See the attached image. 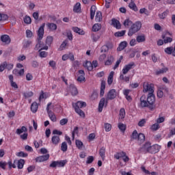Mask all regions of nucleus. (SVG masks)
Returning <instances> with one entry per match:
<instances>
[{"label":"nucleus","mask_w":175,"mask_h":175,"mask_svg":"<svg viewBox=\"0 0 175 175\" xmlns=\"http://www.w3.org/2000/svg\"><path fill=\"white\" fill-rule=\"evenodd\" d=\"M143 92H149L147 97L143 94L139 98V103L137 106L139 109L148 108L149 110L155 109V95L154 94V85L148 82H144L143 84Z\"/></svg>","instance_id":"obj_1"},{"label":"nucleus","mask_w":175,"mask_h":175,"mask_svg":"<svg viewBox=\"0 0 175 175\" xmlns=\"http://www.w3.org/2000/svg\"><path fill=\"white\" fill-rule=\"evenodd\" d=\"M44 27H46V23H42L37 31L38 43L36 45L35 50H39V51L49 49V46L44 45V43L42 42V39H43V36H44Z\"/></svg>","instance_id":"obj_2"},{"label":"nucleus","mask_w":175,"mask_h":175,"mask_svg":"<svg viewBox=\"0 0 175 175\" xmlns=\"http://www.w3.org/2000/svg\"><path fill=\"white\" fill-rule=\"evenodd\" d=\"M135 66V62H132L123 67L122 70V73H120V80H122V81H124L125 83H129L131 77L129 76H125V75H126L128 72L131 70V69H133Z\"/></svg>","instance_id":"obj_3"},{"label":"nucleus","mask_w":175,"mask_h":175,"mask_svg":"<svg viewBox=\"0 0 175 175\" xmlns=\"http://www.w3.org/2000/svg\"><path fill=\"white\" fill-rule=\"evenodd\" d=\"M72 107L75 109V111L77 114L79 115L82 118H85V113L81 110L83 107H87V103L85 102L77 101L75 103H72Z\"/></svg>","instance_id":"obj_4"},{"label":"nucleus","mask_w":175,"mask_h":175,"mask_svg":"<svg viewBox=\"0 0 175 175\" xmlns=\"http://www.w3.org/2000/svg\"><path fill=\"white\" fill-rule=\"evenodd\" d=\"M140 29H142V22L136 21L130 27L128 31V36H133V35L139 32Z\"/></svg>","instance_id":"obj_5"},{"label":"nucleus","mask_w":175,"mask_h":175,"mask_svg":"<svg viewBox=\"0 0 175 175\" xmlns=\"http://www.w3.org/2000/svg\"><path fill=\"white\" fill-rule=\"evenodd\" d=\"M161 150V146L158 144H154L153 146H150V148L148 150L149 154H158Z\"/></svg>","instance_id":"obj_6"},{"label":"nucleus","mask_w":175,"mask_h":175,"mask_svg":"<svg viewBox=\"0 0 175 175\" xmlns=\"http://www.w3.org/2000/svg\"><path fill=\"white\" fill-rule=\"evenodd\" d=\"M117 97V92L116 89L110 90L107 94V99H110V100H113V99H116Z\"/></svg>","instance_id":"obj_7"},{"label":"nucleus","mask_w":175,"mask_h":175,"mask_svg":"<svg viewBox=\"0 0 175 175\" xmlns=\"http://www.w3.org/2000/svg\"><path fill=\"white\" fill-rule=\"evenodd\" d=\"M50 159V154H46L45 155L39 156L36 158V162H45V161H49Z\"/></svg>","instance_id":"obj_8"},{"label":"nucleus","mask_w":175,"mask_h":175,"mask_svg":"<svg viewBox=\"0 0 175 175\" xmlns=\"http://www.w3.org/2000/svg\"><path fill=\"white\" fill-rule=\"evenodd\" d=\"M78 77H77V81H79V83H81L82 81H85V72L83 70H79L78 71Z\"/></svg>","instance_id":"obj_9"},{"label":"nucleus","mask_w":175,"mask_h":175,"mask_svg":"<svg viewBox=\"0 0 175 175\" xmlns=\"http://www.w3.org/2000/svg\"><path fill=\"white\" fill-rule=\"evenodd\" d=\"M150 148H151V143L146 142L141 148V151H143V152H144L145 154H147V152L150 151Z\"/></svg>","instance_id":"obj_10"},{"label":"nucleus","mask_w":175,"mask_h":175,"mask_svg":"<svg viewBox=\"0 0 175 175\" xmlns=\"http://www.w3.org/2000/svg\"><path fill=\"white\" fill-rule=\"evenodd\" d=\"M131 90L129 89H125L123 90V95H124L126 100L128 102H132V96H129L130 92H131Z\"/></svg>","instance_id":"obj_11"},{"label":"nucleus","mask_w":175,"mask_h":175,"mask_svg":"<svg viewBox=\"0 0 175 175\" xmlns=\"http://www.w3.org/2000/svg\"><path fill=\"white\" fill-rule=\"evenodd\" d=\"M128 46V42L126 41H122L119 44L117 48V51H122L126 47Z\"/></svg>","instance_id":"obj_12"},{"label":"nucleus","mask_w":175,"mask_h":175,"mask_svg":"<svg viewBox=\"0 0 175 175\" xmlns=\"http://www.w3.org/2000/svg\"><path fill=\"white\" fill-rule=\"evenodd\" d=\"M99 155L101 157L103 161H105V158H106V147L103 146L99 150Z\"/></svg>","instance_id":"obj_13"},{"label":"nucleus","mask_w":175,"mask_h":175,"mask_svg":"<svg viewBox=\"0 0 175 175\" xmlns=\"http://www.w3.org/2000/svg\"><path fill=\"white\" fill-rule=\"evenodd\" d=\"M8 79L10 81L11 87L17 90V88H18V85L16 82H14V77H13V75H9Z\"/></svg>","instance_id":"obj_14"},{"label":"nucleus","mask_w":175,"mask_h":175,"mask_svg":"<svg viewBox=\"0 0 175 175\" xmlns=\"http://www.w3.org/2000/svg\"><path fill=\"white\" fill-rule=\"evenodd\" d=\"M1 40L5 44H9L11 42L10 37L6 34L1 36Z\"/></svg>","instance_id":"obj_15"},{"label":"nucleus","mask_w":175,"mask_h":175,"mask_svg":"<svg viewBox=\"0 0 175 175\" xmlns=\"http://www.w3.org/2000/svg\"><path fill=\"white\" fill-rule=\"evenodd\" d=\"M103 107H105V98H102L98 103V112L102 113L103 111Z\"/></svg>","instance_id":"obj_16"},{"label":"nucleus","mask_w":175,"mask_h":175,"mask_svg":"<svg viewBox=\"0 0 175 175\" xmlns=\"http://www.w3.org/2000/svg\"><path fill=\"white\" fill-rule=\"evenodd\" d=\"M112 25L116 28V29H121V23H120V21L116 18L112 19Z\"/></svg>","instance_id":"obj_17"},{"label":"nucleus","mask_w":175,"mask_h":175,"mask_svg":"<svg viewBox=\"0 0 175 175\" xmlns=\"http://www.w3.org/2000/svg\"><path fill=\"white\" fill-rule=\"evenodd\" d=\"M31 111L33 113H36L38 111V109H39V105L36 102L32 103L31 105Z\"/></svg>","instance_id":"obj_18"},{"label":"nucleus","mask_w":175,"mask_h":175,"mask_svg":"<svg viewBox=\"0 0 175 175\" xmlns=\"http://www.w3.org/2000/svg\"><path fill=\"white\" fill-rule=\"evenodd\" d=\"M105 90H106V82L103 81L100 85V96L105 95Z\"/></svg>","instance_id":"obj_19"},{"label":"nucleus","mask_w":175,"mask_h":175,"mask_svg":"<svg viewBox=\"0 0 175 175\" xmlns=\"http://www.w3.org/2000/svg\"><path fill=\"white\" fill-rule=\"evenodd\" d=\"M134 1L135 0H131L129 4V8H130L131 10H133V12H137L139 9L137 8V6L136 5V3H135Z\"/></svg>","instance_id":"obj_20"},{"label":"nucleus","mask_w":175,"mask_h":175,"mask_svg":"<svg viewBox=\"0 0 175 175\" xmlns=\"http://www.w3.org/2000/svg\"><path fill=\"white\" fill-rule=\"evenodd\" d=\"M51 142L55 146H57V144H59V142H61V139L59 138V136L55 135L52 137Z\"/></svg>","instance_id":"obj_21"},{"label":"nucleus","mask_w":175,"mask_h":175,"mask_svg":"<svg viewBox=\"0 0 175 175\" xmlns=\"http://www.w3.org/2000/svg\"><path fill=\"white\" fill-rule=\"evenodd\" d=\"M70 90L71 91V94L72 95V96H76V95L79 94V91H77V88H76L75 85H70Z\"/></svg>","instance_id":"obj_22"},{"label":"nucleus","mask_w":175,"mask_h":175,"mask_svg":"<svg viewBox=\"0 0 175 175\" xmlns=\"http://www.w3.org/2000/svg\"><path fill=\"white\" fill-rule=\"evenodd\" d=\"M25 72V71L24 68H22L21 70L15 69L13 70V74L15 75V76H24Z\"/></svg>","instance_id":"obj_23"},{"label":"nucleus","mask_w":175,"mask_h":175,"mask_svg":"<svg viewBox=\"0 0 175 175\" xmlns=\"http://www.w3.org/2000/svg\"><path fill=\"white\" fill-rule=\"evenodd\" d=\"M73 12L75 13H80L81 12V4L80 3H77L74 5Z\"/></svg>","instance_id":"obj_24"},{"label":"nucleus","mask_w":175,"mask_h":175,"mask_svg":"<svg viewBox=\"0 0 175 175\" xmlns=\"http://www.w3.org/2000/svg\"><path fill=\"white\" fill-rule=\"evenodd\" d=\"M72 30L74 31L76 33H79V35H85V31H84V30H81V29H80L77 27H72Z\"/></svg>","instance_id":"obj_25"},{"label":"nucleus","mask_w":175,"mask_h":175,"mask_svg":"<svg viewBox=\"0 0 175 175\" xmlns=\"http://www.w3.org/2000/svg\"><path fill=\"white\" fill-rule=\"evenodd\" d=\"M49 98V93L44 92L43 90L40 92L39 96V101L42 100V99H47Z\"/></svg>","instance_id":"obj_26"},{"label":"nucleus","mask_w":175,"mask_h":175,"mask_svg":"<svg viewBox=\"0 0 175 175\" xmlns=\"http://www.w3.org/2000/svg\"><path fill=\"white\" fill-rule=\"evenodd\" d=\"M95 12H96V6L92 5L90 8V18L91 20H94V17H95Z\"/></svg>","instance_id":"obj_27"},{"label":"nucleus","mask_w":175,"mask_h":175,"mask_svg":"<svg viewBox=\"0 0 175 175\" xmlns=\"http://www.w3.org/2000/svg\"><path fill=\"white\" fill-rule=\"evenodd\" d=\"M83 65L84 68H86V69H88V70H92V63H91V62L86 61L85 63H83Z\"/></svg>","instance_id":"obj_28"},{"label":"nucleus","mask_w":175,"mask_h":175,"mask_svg":"<svg viewBox=\"0 0 175 175\" xmlns=\"http://www.w3.org/2000/svg\"><path fill=\"white\" fill-rule=\"evenodd\" d=\"M113 62H114V57H113L112 55H110L105 62V65L109 66V65H111Z\"/></svg>","instance_id":"obj_29"},{"label":"nucleus","mask_w":175,"mask_h":175,"mask_svg":"<svg viewBox=\"0 0 175 175\" xmlns=\"http://www.w3.org/2000/svg\"><path fill=\"white\" fill-rule=\"evenodd\" d=\"M133 24V22H132V21H131V19L129 18H126L124 23H123V25L126 27V28H129V27H131L132 25Z\"/></svg>","instance_id":"obj_30"},{"label":"nucleus","mask_w":175,"mask_h":175,"mask_svg":"<svg viewBox=\"0 0 175 175\" xmlns=\"http://www.w3.org/2000/svg\"><path fill=\"white\" fill-rule=\"evenodd\" d=\"M46 26L50 31H55L57 29V25L55 23H48Z\"/></svg>","instance_id":"obj_31"},{"label":"nucleus","mask_w":175,"mask_h":175,"mask_svg":"<svg viewBox=\"0 0 175 175\" xmlns=\"http://www.w3.org/2000/svg\"><path fill=\"white\" fill-rule=\"evenodd\" d=\"M23 94L25 99H28L29 98H32V96H33V92L32 91L25 92Z\"/></svg>","instance_id":"obj_32"},{"label":"nucleus","mask_w":175,"mask_h":175,"mask_svg":"<svg viewBox=\"0 0 175 175\" xmlns=\"http://www.w3.org/2000/svg\"><path fill=\"white\" fill-rule=\"evenodd\" d=\"M125 155H126L125 152H120L114 154V158L115 159H120V158H124Z\"/></svg>","instance_id":"obj_33"},{"label":"nucleus","mask_w":175,"mask_h":175,"mask_svg":"<svg viewBox=\"0 0 175 175\" xmlns=\"http://www.w3.org/2000/svg\"><path fill=\"white\" fill-rule=\"evenodd\" d=\"M103 20L102 12L98 11L96 14V23H100Z\"/></svg>","instance_id":"obj_34"},{"label":"nucleus","mask_w":175,"mask_h":175,"mask_svg":"<svg viewBox=\"0 0 175 175\" xmlns=\"http://www.w3.org/2000/svg\"><path fill=\"white\" fill-rule=\"evenodd\" d=\"M27 131H28L27 129V127H25V126H23L21 129H17L16 133V135H21V133H23V132H27Z\"/></svg>","instance_id":"obj_35"},{"label":"nucleus","mask_w":175,"mask_h":175,"mask_svg":"<svg viewBox=\"0 0 175 175\" xmlns=\"http://www.w3.org/2000/svg\"><path fill=\"white\" fill-rule=\"evenodd\" d=\"M136 40L137 43H143L144 42H146V36L144 35L138 36L136 38Z\"/></svg>","instance_id":"obj_36"},{"label":"nucleus","mask_w":175,"mask_h":175,"mask_svg":"<svg viewBox=\"0 0 175 175\" xmlns=\"http://www.w3.org/2000/svg\"><path fill=\"white\" fill-rule=\"evenodd\" d=\"M48 116L52 122H57V116H55V114L54 113L50 112L49 113H48Z\"/></svg>","instance_id":"obj_37"},{"label":"nucleus","mask_w":175,"mask_h":175,"mask_svg":"<svg viewBox=\"0 0 175 175\" xmlns=\"http://www.w3.org/2000/svg\"><path fill=\"white\" fill-rule=\"evenodd\" d=\"M75 144L78 150H81V148H83V146H84V144H83V142L80 141L79 139H76Z\"/></svg>","instance_id":"obj_38"},{"label":"nucleus","mask_w":175,"mask_h":175,"mask_svg":"<svg viewBox=\"0 0 175 175\" xmlns=\"http://www.w3.org/2000/svg\"><path fill=\"white\" fill-rule=\"evenodd\" d=\"M67 163L68 161L66 160L57 161V167H64Z\"/></svg>","instance_id":"obj_39"},{"label":"nucleus","mask_w":175,"mask_h":175,"mask_svg":"<svg viewBox=\"0 0 175 175\" xmlns=\"http://www.w3.org/2000/svg\"><path fill=\"white\" fill-rule=\"evenodd\" d=\"M174 50V48L173 46L167 47L165 49L164 51L166 54H168V55H170L172 54L173 55V51Z\"/></svg>","instance_id":"obj_40"},{"label":"nucleus","mask_w":175,"mask_h":175,"mask_svg":"<svg viewBox=\"0 0 175 175\" xmlns=\"http://www.w3.org/2000/svg\"><path fill=\"white\" fill-rule=\"evenodd\" d=\"M102 28V25L99 23H96L92 27V31L94 32H98Z\"/></svg>","instance_id":"obj_41"},{"label":"nucleus","mask_w":175,"mask_h":175,"mask_svg":"<svg viewBox=\"0 0 175 175\" xmlns=\"http://www.w3.org/2000/svg\"><path fill=\"white\" fill-rule=\"evenodd\" d=\"M25 165V160L21 159L18 161V169H23Z\"/></svg>","instance_id":"obj_42"},{"label":"nucleus","mask_w":175,"mask_h":175,"mask_svg":"<svg viewBox=\"0 0 175 175\" xmlns=\"http://www.w3.org/2000/svg\"><path fill=\"white\" fill-rule=\"evenodd\" d=\"M126 32V31H125V30L117 31L114 33V36H116V38H121V37L124 36V35H125Z\"/></svg>","instance_id":"obj_43"},{"label":"nucleus","mask_w":175,"mask_h":175,"mask_svg":"<svg viewBox=\"0 0 175 175\" xmlns=\"http://www.w3.org/2000/svg\"><path fill=\"white\" fill-rule=\"evenodd\" d=\"M118 128L121 131V132H125L126 131V125L124 124L123 123H118Z\"/></svg>","instance_id":"obj_44"},{"label":"nucleus","mask_w":175,"mask_h":175,"mask_svg":"<svg viewBox=\"0 0 175 175\" xmlns=\"http://www.w3.org/2000/svg\"><path fill=\"white\" fill-rule=\"evenodd\" d=\"M167 70H169V69L167 68H163L161 69L157 70L156 71V75H163V73H166V72H167Z\"/></svg>","instance_id":"obj_45"},{"label":"nucleus","mask_w":175,"mask_h":175,"mask_svg":"<svg viewBox=\"0 0 175 175\" xmlns=\"http://www.w3.org/2000/svg\"><path fill=\"white\" fill-rule=\"evenodd\" d=\"M125 109L122 108L120 109V113H119V116H120V120H124V118H125Z\"/></svg>","instance_id":"obj_46"},{"label":"nucleus","mask_w":175,"mask_h":175,"mask_svg":"<svg viewBox=\"0 0 175 175\" xmlns=\"http://www.w3.org/2000/svg\"><path fill=\"white\" fill-rule=\"evenodd\" d=\"M167 14H169V10H167L161 14H159V17L161 19L166 18V17H167Z\"/></svg>","instance_id":"obj_47"},{"label":"nucleus","mask_w":175,"mask_h":175,"mask_svg":"<svg viewBox=\"0 0 175 175\" xmlns=\"http://www.w3.org/2000/svg\"><path fill=\"white\" fill-rule=\"evenodd\" d=\"M23 21L25 24H31V23H32V19L29 17V16L26 15L23 18Z\"/></svg>","instance_id":"obj_48"},{"label":"nucleus","mask_w":175,"mask_h":175,"mask_svg":"<svg viewBox=\"0 0 175 175\" xmlns=\"http://www.w3.org/2000/svg\"><path fill=\"white\" fill-rule=\"evenodd\" d=\"M137 139L139 142H143L146 140V136L144 133H140L138 134V137Z\"/></svg>","instance_id":"obj_49"},{"label":"nucleus","mask_w":175,"mask_h":175,"mask_svg":"<svg viewBox=\"0 0 175 175\" xmlns=\"http://www.w3.org/2000/svg\"><path fill=\"white\" fill-rule=\"evenodd\" d=\"M165 35H162V39L164 40V43H172V42H173V38H170V37H167L166 38H165Z\"/></svg>","instance_id":"obj_50"},{"label":"nucleus","mask_w":175,"mask_h":175,"mask_svg":"<svg viewBox=\"0 0 175 175\" xmlns=\"http://www.w3.org/2000/svg\"><path fill=\"white\" fill-rule=\"evenodd\" d=\"M61 150L63 151V152H66L68 151V144L66 142H62V146H61Z\"/></svg>","instance_id":"obj_51"},{"label":"nucleus","mask_w":175,"mask_h":175,"mask_svg":"<svg viewBox=\"0 0 175 175\" xmlns=\"http://www.w3.org/2000/svg\"><path fill=\"white\" fill-rule=\"evenodd\" d=\"M91 38L93 42H97L99 40L100 36H99L98 34L92 33Z\"/></svg>","instance_id":"obj_52"},{"label":"nucleus","mask_w":175,"mask_h":175,"mask_svg":"<svg viewBox=\"0 0 175 175\" xmlns=\"http://www.w3.org/2000/svg\"><path fill=\"white\" fill-rule=\"evenodd\" d=\"M16 157H20L21 158H27V157H28V153L21 151L16 153Z\"/></svg>","instance_id":"obj_53"},{"label":"nucleus","mask_w":175,"mask_h":175,"mask_svg":"<svg viewBox=\"0 0 175 175\" xmlns=\"http://www.w3.org/2000/svg\"><path fill=\"white\" fill-rule=\"evenodd\" d=\"M75 135H79V127L75 126L72 132V140H75Z\"/></svg>","instance_id":"obj_54"},{"label":"nucleus","mask_w":175,"mask_h":175,"mask_svg":"<svg viewBox=\"0 0 175 175\" xmlns=\"http://www.w3.org/2000/svg\"><path fill=\"white\" fill-rule=\"evenodd\" d=\"M105 132H110L111 131V124L105 123L104 124Z\"/></svg>","instance_id":"obj_55"},{"label":"nucleus","mask_w":175,"mask_h":175,"mask_svg":"<svg viewBox=\"0 0 175 175\" xmlns=\"http://www.w3.org/2000/svg\"><path fill=\"white\" fill-rule=\"evenodd\" d=\"M159 128H160L159 124L157 122L152 124L150 126L151 131H158V129H159Z\"/></svg>","instance_id":"obj_56"},{"label":"nucleus","mask_w":175,"mask_h":175,"mask_svg":"<svg viewBox=\"0 0 175 175\" xmlns=\"http://www.w3.org/2000/svg\"><path fill=\"white\" fill-rule=\"evenodd\" d=\"M9 18L7 14L0 13V21H6Z\"/></svg>","instance_id":"obj_57"},{"label":"nucleus","mask_w":175,"mask_h":175,"mask_svg":"<svg viewBox=\"0 0 175 175\" xmlns=\"http://www.w3.org/2000/svg\"><path fill=\"white\" fill-rule=\"evenodd\" d=\"M66 36L68 40H73V34H72V31L70 30L67 31Z\"/></svg>","instance_id":"obj_58"},{"label":"nucleus","mask_w":175,"mask_h":175,"mask_svg":"<svg viewBox=\"0 0 175 175\" xmlns=\"http://www.w3.org/2000/svg\"><path fill=\"white\" fill-rule=\"evenodd\" d=\"M52 103H49L47 104V106H46V111H47V113H52L53 111H51V109H53L54 107V106H52L51 105Z\"/></svg>","instance_id":"obj_59"},{"label":"nucleus","mask_w":175,"mask_h":175,"mask_svg":"<svg viewBox=\"0 0 175 175\" xmlns=\"http://www.w3.org/2000/svg\"><path fill=\"white\" fill-rule=\"evenodd\" d=\"M53 39H54V38H53V36H48V37L46 38V44H48V45L51 44L53 43Z\"/></svg>","instance_id":"obj_60"},{"label":"nucleus","mask_w":175,"mask_h":175,"mask_svg":"<svg viewBox=\"0 0 175 175\" xmlns=\"http://www.w3.org/2000/svg\"><path fill=\"white\" fill-rule=\"evenodd\" d=\"M138 137L139 133H137V131L135 130L131 135V139H134L135 140H136V139H137Z\"/></svg>","instance_id":"obj_61"},{"label":"nucleus","mask_w":175,"mask_h":175,"mask_svg":"<svg viewBox=\"0 0 175 175\" xmlns=\"http://www.w3.org/2000/svg\"><path fill=\"white\" fill-rule=\"evenodd\" d=\"M68 43H69V41L68 40H65L62 44L60 45V49L62 50H64V49H65L66 47V45L68 44Z\"/></svg>","instance_id":"obj_62"},{"label":"nucleus","mask_w":175,"mask_h":175,"mask_svg":"<svg viewBox=\"0 0 175 175\" xmlns=\"http://www.w3.org/2000/svg\"><path fill=\"white\" fill-rule=\"evenodd\" d=\"M93 162H94V157H93V156H89L87 158L86 163L88 165H90V163H92Z\"/></svg>","instance_id":"obj_63"},{"label":"nucleus","mask_w":175,"mask_h":175,"mask_svg":"<svg viewBox=\"0 0 175 175\" xmlns=\"http://www.w3.org/2000/svg\"><path fill=\"white\" fill-rule=\"evenodd\" d=\"M157 122L159 124H162V122H165V117L163 116H159L157 120Z\"/></svg>","instance_id":"obj_64"}]
</instances>
